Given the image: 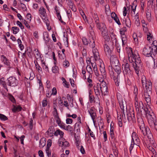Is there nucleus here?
<instances>
[{
	"instance_id": "1a4fd4ad",
	"label": "nucleus",
	"mask_w": 157,
	"mask_h": 157,
	"mask_svg": "<svg viewBox=\"0 0 157 157\" xmlns=\"http://www.w3.org/2000/svg\"><path fill=\"white\" fill-rule=\"evenodd\" d=\"M100 84L101 90V94L106 95L108 94V89L107 86L105 82L102 80Z\"/></svg>"
},
{
	"instance_id": "6ab92c4d",
	"label": "nucleus",
	"mask_w": 157,
	"mask_h": 157,
	"mask_svg": "<svg viewBox=\"0 0 157 157\" xmlns=\"http://www.w3.org/2000/svg\"><path fill=\"white\" fill-rule=\"evenodd\" d=\"M92 51L95 59L96 60H98L99 59V55L98 50L96 48H94Z\"/></svg>"
},
{
	"instance_id": "ea45409f",
	"label": "nucleus",
	"mask_w": 157,
	"mask_h": 157,
	"mask_svg": "<svg viewBox=\"0 0 157 157\" xmlns=\"http://www.w3.org/2000/svg\"><path fill=\"white\" fill-rule=\"evenodd\" d=\"M112 35L113 36H111V37L113 43V44H115L116 45L117 43V38L115 37V36L114 35V34H113V33H112Z\"/></svg>"
},
{
	"instance_id": "338daca9",
	"label": "nucleus",
	"mask_w": 157,
	"mask_h": 157,
	"mask_svg": "<svg viewBox=\"0 0 157 157\" xmlns=\"http://www.w3.org/2000/svg\"><path fill=\"white\" fill-rule=\"evenodd\" d=\"M132 37L135 41L137 42L138 39L136 33H134L133 34Z\"/></svg>"
},
{
	"instance_id": "603ef678",
	"label": "nucleus",
	"mask_w": 157,
	"mask_h": 157,
	"mask_svg": "<svg viewBox=\"0 0 157 157\" xmlns=\"http://www.w3.org/2000/svg\"><path fill=\"white\" fill-rule=\"evenodd\" d=\"M58 56L59 59L61 60H64L65 58V54H60L58 52Z\"/></svg>"
},
{
	"instance_id": "9d476101",
	"label": "nucleus",
	"mask_w": 157,
	"mask_h": 157,
	"mask_svg": "<svg viewBox=\"0 0 157 157\" xmlns=\"http://www.w3.org/2000/svg\"><path fill=\"white\" fill-rule=\"evenodd\" d=\"M97 19L95 21L96 26L98 29L101 31V33H105V31L107 30L105 25L102 23H100L99 22L98 20L97 21Z\"/></svg>"
},
{
	"instance_id": "4be33fe9",
	"label": "nucleus",
	"mask_w": 157,
	"mask_h": 157,
	"mask_svg": "<svg viewBox=\"0 0 157 157\" xmlns=\"http://www.w3.org/2000/svg\"><path fill=\"white\" fill-rule=\"evenodd\" d=\"M146 17L147 21L150 22L151 21V11L147 9L146 11Z\"/></svg>"
},
{
	"instance_id": "a878e982",
	"label": "nucleus",
	"mask_w": 157,
	"mask_h": 157,
	"mask_svg": "<svg viewBox=\"0 0 157 157\" xmlns=\"http://www.w3.org/2000/svg\"><path fill=\"white\" fill-rule=\"evenodd\" d=\"M5 79L4 77H2L0 80V84L2 85L3 87L5 89H6L8 91V89L6 85V82L4 81Z\"/></svg>"
},
{
	"instance_id": "79ce46f5",
	"label": "nucleus",
	"mask_w": 157,
	"mask_h": 157,
	"mask_svg": "<svg viewBox=\"0 0 157 157\" xmlns=\"http://www.w3.org/2000/svg\"><path fill=\"white\" fill-rule=\"evenodd\" d=\"M34 51H35V54L36 55L37 57V58H36V59H37L38 58H41L40 53L39 52L38 50L37 49H35Z\"/></svg>"
},
{
	"instance_id": "7c9ffc66",
	"label": "nucleus",
	"mask_w": 157,
	"mask_h": 157,
	"mask_svg": "<svg viewBox=\"0 0 157 157\" xmlns=\"http://www.w3.org/2000/svg\"><path fill=\"white\" fill-rule=\"evenodd\" d=\"M35 64V65L36 69H37L39 73H42V70L41 68L40 67L39 65L38 64V63L36 61V62L34 61Z\"/></svg>"
},
{
	"instance_id": "20e7f679",
	"label": "nucleus",
	"mask_w": 157,
	"mask_h": 157,
	"mask_svg": "<svg viewBox=\"0 0 157 157\" xmlns=\"http://www.w3.org/2000/svg\"><path fill=\"white\" fill-rule=\"evenodd\" d=\"M143 53L146 56H151L153 58V56L157 54V51H156V49L153 50V48L150 46L147 45L143 49Z\"/></svg>"
},
{
	"instance_id": "680f3d73",
	"label": "nucleus",
	"mask_w": 157,
	"mask_h": 157,
	"mask_svg": "<svg viewBox=\"0 0 157 157\" xmlns=\"http://www.w3.org/2000/svg\"><path fill=\"white\" fill-rule=\"evenodd\" d=\"M49 147H47L46 150V153L48 157H50L51 155V152L49 150Z\"/></svg>"
},
{
	"instance_id": "393cba45",
	"label": "nucleus",
	"mask_w": 157,
	"mask_h": 157,
	"mask_svg": "<svg viewBox=\"0 0 157 157\" xmlns=\"http://www.w3.org/2000/svg\"><path fill=\"white\" fill-rule=\"evenodd\" d=\"M105 33H101V34L105 41H109L110 40V37L108 35V31H105Z\"/></svg>"
},
{
	"instance_id": "a18cd8bd",
	"label": "nucleus",
	"mask_w": 157,
	"mask_h": 157,
	"mask_svg": "<svg viewBox=\"0 0 157 157\" xmlns=\"http://www.w3.org/2000/svg\"><path fill=\"white\" fill-rule=\"evenodd\" d=\"M0 119L2 121H5L8 119L7 117L5 115L0 113Z\"/></svg>"
},
{
	"instance_id": "f257e3e1",
	"label": "nucleus",
	"mask_w": 157,
	"mask_h": 157,
	"mask_svg": "<svg viewBox=\"0 0 157 157\" xmlns=\"http://www.w3.org/2000/svg\"><path fill=\"white\" fill-rule=\"evenodd\" d=\"M108 70L111 78L114 80L116 85L119 86V75L121 72V68L119 65L113 67L112 66H109Z\"/></svg>"
},
{
	"instance_id": "774afa93",
	"label": "nucleus",
	"mask_w": 157,
	"mask_h": 157,
	"mask_svg": "<svg viewBox=\"0 0 157 157\" xmlns=\"http://www.w3.org/2000/svg\"><path fill=\"white\" fill-rule=\"evenodd\" d=\"M58 125L61 128L64 129L65 128V124L62 122H61L59 123V124H58Z\"/></svg>"
},
{
	"instance_id": "b1692460",
	"label": "nucleus",
	"mask_w": 157,
	"mask_h": 157,
	"mask_svg": "<svg viewBox=\"0 0 157 157\" xmlns=\"http://www.w3.org/2000/svg\"><path fill=\"white\" fill-rule=\"evenodd\" d=\"M46 139L44 138H42L40 139L39 142V147L42 148L46 144Z\"/></svg>"
},
{
	"instance_id": "13d9d810",
	"label": "nucleus",
	"mask_w": 157,
	"mask_h": 157,
	"mask_svg": "<svg viewBox=\"0 0 157 157\" xmlns=\"http://www.w3.org/2000/svg\"><path fill=\"white\" fill-rule=\"evenodd\" d=\"M91 93L90 92L89 93V101L90 103H92L94 100V96L93 95H91Z\"/></svg>"
},
{
	"instance_id": "7ed1b4c3",
	"label": "nucleus",
	"mask_w": 157,
	"mask_h": 157,
	"mask_svg": "<svg viewBox=\"0 0 157 157\" xmlns=\"http://www.w3.org/2000/svg\"><path fill=\"white\" fill-rule=\"evenodd\" d=\"M131 57L132 59V61L133 62V65L136 73L138 75L140 70L142 67V65L140 58L138 54L136 55L134 54L132 52V56Z\"/></svg>"
},
{
	"instance_id": "5fc2aeb1",
	"label": "nucleus",
	"mask_w": 157,
	"mask_h": 157,
	"mask_svg": "<svg viewBox=\"0 0 157 157\" xmlns=\"http://www.w3.org/2000/svg\"><path fill=\"white\" fill-rule=\"evenodd\" d=\"M82 40L83 44L84 45H87L88 44L89 42L88 41L87 39H86V38L83 37L82 38Z\"/></svg>"
},
{
	"instance_id": "f8f14e48",
	"label": "nucleus",
	"mask_w": 157,
	"mask_h": 157,
	"mask_svg": "<svg viewBox=\"0 0 157 157\" xmlns=\"http://www.w3.org/2000/svg\"><path fill=\"white\" fill-rule=\"evenodd\" d=\"M7 82L8 85L10 86H15L17 84V82L16 78L14 77L11 76L7 78Z\"/></svg>"
},
{
	"instance_id": "c03bdc74",
	"label": "nucleus",
	"mask_w": 157,
	"mask_h": 157,
	"mask_svg": "<svg viewBox=\"0 0 157 157\" xmlns=\"http://www.w3.org/2000/svg\"><path fill=\"white\" fill-rule=\"evenodd\" d=\"M64 129L69 131L71 133H73V128L70 125H68L66 127H65Z\"/></svg>"
},
{
	"instance_id": "f704fd0d",
	"label": "nucleus",
	"mask_w": 157,
	"mask_h": 157,
	"mask_svg": "<svg viewBox=\"0 0 157 157\" xmlns=\"http://www.w3.org/2000/svg\"><path fill=\"white\" fill-rule=\"evenodd\" d=\"M22 108L20 106L14 107L12 109V111L14 112H16L17 111H19L21 110Z\"/></svg>"
},
{
	"instance_id": "2eb2a0df",
	"label": "nucleus",
	"mask_w": 157,
	"mask_h": 157,
	"mask_svg": "<svg viewBox=\"0 0 157 157\" xmlns=\"http://www.w3.org/2000/svg\"><path fill=\"white\" fill-rule=\"evenodd\" d=\"M94 88L95 94L96 95H99L101 94V90L100 83H98L94 85Z\"/></svg>"
},
{
	"instance_id": "6e6d98bb",
	"label": "nucleus",
	"mask_w": 157,
	"mask_h": 157,
	"mask_svg": "<svg viewBox=\"0 0 157 157\" xmlns=\"http://www.w3.org/2000/svg\"><path fill=\"white\" fill-rule=\"evenodd\" d=\"M32 18V15L30 13H28L26 16V18L27 20H29V22H30Z\"/></svg>"
},
{
	"instance_id": "2f4dec72",
	"label": "nucleus",
	"mask_w": 157,
	"mask_h": 157,
	"mask_svg": "<svg viewBox=\"0 0 157 157\" xmlns=\"http://www.w3.org/2000/svg\"><path fill=\"white\" fill-rule=\"evenodd\" d=\"M134 94L135 96V100H137V95L138 94V89L136 86H134Z\"/></svg>"
},
{
	"instance_id": "c756f323",
	"label": "nucleus",
	"mask_w": 157,
	"mask_h": 157,
	"mask_svg": "<svg viewBox=\"0 0 157 157\" xmlns=\"http://www.w3.org/2000/svg\"><path fill=\"white\" fill-rule=\"evenodd\" d=\"M123 21L124 22V21L125 23L126 26L130 28L131 26V23L130 20L129 18H128L127 20L126 19H125L124 18V19L123 20Z\"/></svg>"
},
{
	"instance_id": "37998d69",
	"label": "nucleus",
	"mask_w": 157,
	"mask_h": 157,
	"mask_svg": "<svg viewBox=\"0 0 157 157\" xmlns=\"http://www.w3.org/2000/svg\"><path fill=\"white\" fill-rule=\"evenodd\" d=\"M69 145V144L68 142L64 141L62 142V147L63 148L68 147Z\"/></svg>"
},
{
	"instance_id": "4468645a",
	"label": "nucleus",
	"mask_w": 157,
	"mask_h": 157,
	"mask_svg": "<svg viewBox=\"0 0 157 157\" xmlns=\"http://www.w3.org/2000/svg\"><path fill=\"white\" fill-rule=\"evenodd\" d=\"M110 57L111 66H112L113 67L120 65L119 62L117 57L111 56Z\"/></svg>"
},
{
	"instance_id": "de8ad7c7",
	"label": "nucleus",
	"mask_w": 157,
	"mask_h": 157,
	"mask_svg": "<svg viewBox=\"0 0 157 157\" xmlns=\"http://www.w3.org/2000/svg\"><path fill=\"white\" fill-rule=\"evenodd\" d=\"M121 37L122 45H125L126 43L127 38L125 35L122 36Z\"/></svg>"
},
{
	"instance_id": "aec40b11",
	"label": "nucleus",
	"mask_w": 157,
	"mask_h": 157,
	"mask_svg": "<svg viewBox=\"0 0 157 157\" xmlns=\"http://www.w3.org/2000/svg\"><path fill=\"white\" fill-rule=\"evenodd\" d=\"M54 127L53 126H50L48 130L46 132L48 135L50 136H53V134H54Z\"/></svg>"
},
{
	"instance_id": "39448f33",
	"label": "nucleus",
	"mask_w": 157,
	"mask_h": 157,
	"mask_svg": "<svg viewBox=\"0 0 157 157\" xmlns=\"http://www.w3.org/2000/svg\"><path fill=\"white\" fill-rule=\"evenodd\" d=\"M117 98L118 100L122 112L123 113L124 116L125 117L124 111L126 110L127 105L125 101H123L121 94L119 93L117 94Z\"/></svg>"
},
{
	"instance_id": "c9c22d12",
	"label": "nucleus",
	"mask_w": 157,
	"mask_h": 157,
	"mask_svg": "<svg viewBox=\"0 0 157 157\" xmlns=\"http://www.w3.org/2000/svg\"><path fill=\"white\" fill-rule=\"evenodd\" d=\"M142 109H143V107H142ZM143 109H144V112L145 113V117H146L147 116H148V115L149 114H150L151 113L149 111V109L146 107H144L143 108Z\"/></svg>"
},
{
	"instance_id": "cd10ccee",
	"label": "nucleus",
	"mask_w": 157,
	"mask_h": 157,
	"mask_svg": "<svg viewBox=\"0 0 157 157\" xmlns=\"http://www.w3.org/2000/svg\"><path fill=\"white\" fill-rule=\"evenodd\" d=\"M89 30L90 37H91V38H94L95 36V34L92 27L91 26L89 27Z\"/></svg>"
},
{
	"instance_id": "e2e57ef3",
	"label": "nucleus",
	"mask_w": 157,
	"mask_h": 157,
	"mask_svg": "<svg viewBox=\"0 0 157 157\" xmlns=\"http://www.w3.org/2000/svg\"><path fill=\"white\" fill-rule=\"evenodd\" d=\"M134 144H135V142H132V141L131 144L129 148V150L130 154L131 153V151L134 147Z\"/></svg>"
},
{
	"instance_id": "bf43d9fd",
	"label": "nucleus",
	"mask_w": 157,
	"mask_h": 157,
	"mask_svg": "<svg viewBox=\"0 0 157 157\" xmlns=\"http://www.w3.org/2000/svg\"><path fill=\"white\" fill-rule=\"evenodd\" d=\"M16 23L17 25L19 26V27L21 29H24V26L22 25V23L20 21H17Z\"/></svg>"
},
{
	"instance_id": "8fccbe9b",
	"label": "nucleus",
	"mask_w": 157,
	"mask_h": 157,
	"mask_svg": "<svg viewBox=\"0 0 157 157\" xmlns=\"http://www.w3.org/2000/svg\"><path fill=\"white\" fill-rule=\"evenodd\" d=\"M137 5L136 4L133 2L132 5L131 6V8L132 11L134 12V13L135 14V11L136 10V7Z\"/></svg>"
},
{
	"instance_id": "ddd939ff",
	"label": "nucleus",
	"mask_w": 157,
	"mask_h": 157,
	"mask_svg": "<svg viewBox=\"0 0 157 157\" xmlns=\"http://www.w3.org/2000/svg\"><path fill=\"white\" fill-rule=\"evenodd\" d=\"M88 112L90 114L92 119L94 123L95 122V119L97 117L96 109L94 107H91L88 110Z\"/></svg>"
},
{
	"instance_id": "e433bc0d",
	"label": "nucleus",
	"mask_w": 157,
	"mask_h": 157,
	"mask_svg": "<svg viewBox=\"0 0 157 157\" xmlns=\"http://www.w3.org/2000/svg\"><path fill=\"white\" fill-rule=\"evenodd\" d=\"M135 100V107L136 108V109L137 112H139V107L140 108V105H139V103L138 102V98H137V99L136 100Z\"/></svg>"
},
{
	"instance_id": "c85d7f7f",
	"label": "nucleus",
	"mask_w": 157,
	"mask_h": 157,
	"mask_svg": "<svg viewBox=\"0 0 157 157\" xmlns=\"http://www.w3.org/2000/svg\"><path fill=\"white\" fill-rule=\"evenodd\" d=\"M3 58L2 60L4 64H6L7 66H9L10 64V62L7 59L6 56L4 55H2L1 56Z\"/></svg>"
},
{
	"instance_id": "a19ab883",
	"label": "nucleus",
	"mask_w": 157,
	"mask_h": 157,
	"mask_svg": "<svg viewBox=\"0 0 157 157\" xmlns=\"http://www.w3.org/2000/svg\"><path fill=\"white\" fill-rule=\"evenodd\" d=\"M74 135L76 140V145L78 144H80V141H79V137L78 136H76V133H74Z\"/></svg>"
},
{
	"instance_id": "473e14b6",
	"label": "nucleus",
	"mask_w": 157,
	"mask_h": 157,
	"mask_svg": "<svg viewBox=\"0 0 157 157\" xmlns=\"http://www.w3.org/2000/svg\"><path fill=\"white\" fill-rule=\"evenodd\" d=\"M117 120L118 124L119 127H122V122L121 115L117 116Z\"/></svg>"
},
{
	"instance_id": "412c9836",
	"label": "nucleus",
	"mask_w": 157,
	"mask_h": 157,
	"mask_svg": "<svg viewBox=\"0 0 157 157\" xmlns=\"http://www.w3.org/2000/svg\"><path fill=\"white\" fill-rule=\"evenodd\" d=\"M141 81L143 87H144V85L146 87V86H147L149 82H151L148 81L147 82L146 77L144 75L142 76Z\"/></svg>"
},
{
	"instance_id": "0eeeda50",
	"label": "nucleus",
	"mask_w": 157,
	"mask_h": 157,
	"mask_svg": "<svg viewBox=\"0 0 157 157\" xmlns=\"http://www.w3.org/2000/svg\"><path fill=\"white\" fill-rule=\"evenodd\" d=\"M146 90L145 92L144 96L145 98H150L152 94V85L151 82H149L146 86Z\"/></svg>"
},
{
	"instance_id": "5701e85b",
	"label": "nucleus",
	"mask_w": 157,
	"mask_h": 157,
	"mask_svg": "<svg viewBox=\"0 0 157 157\" xmlns=\"http://www.w3.org/2000/svg\"><path fill=\"white\" fill-rule=\"evenodd\" d=\"M39 11L40 14L41 15L40 16L45 17L46 14L45 9L42 6L39 8Z\"/></svg>"
},
{
	"instance_id": "69168bd1",
	"label": "nucleus",
	"mask_w": 157,
	"mask_h": 157,
	"mask_svg": "<svg viewBox=\"0 0 157 157\" xmlns=\"http://www.w3.org/2000/svg\"><path fill=\"white\" fill-rule=\"evenodd\" d=\"M113 154L116 157H117L118 156V151L117 148L113 149Z\"/></svg>"
},
{
	"instance_id": "f03ea898",
	"label": "nucleus",
	"mask_w": 157,
	"mask_h": 157,
	"mask_svg": "<svg viewBox=\"0 0 157 157\" xmlns=\"http://www.w3.org/2000/svg\"><path fill=\"white\" fill-rule=\"evenodd\" d=\"M137 120L140 131L143 135L144 136H147L148 138L151 139V137L152 136V135L149 128L147 126H145L142 118L141 117H137Z\"/></svg>"
},
{
	"instance_id": "423d86ee",
	"label": "nucleus",
	"mask_w": 157,
	"mask_h": 157,
	"mask_svg": "<svg viewBox=\"0 0 157 157\" xmlns=\"http://www.w3.org/2000/svg\"><path fill=\"white\" fill-rule=\"evenodd\" d=\"M122 68L124 74L127 75L128 77H131L132 76V73L130 68V65L128 63H124L122 64Z\"/></svg>"
},
{
	"instance_id": "09e8293b",
	"label": "nucleus",
	"mask_w": 157,
	"mask_h": 157,
	"mask_svg": "<svg viewBox=\"0 0 157 157\" xmlns=\"http://www.w3.org/2000/svg\"><path fill=\"white\" fill-rule=\"evenodd\" d=\"M86 69L88 72L89 73L90 75L92 76L91 75V74L93 73V71L92 69L90 66H87L86 67Z\"/></svg>"
},
{
	"instance_id": "58836bf2",
	"label": "nucleus",
	"mask_w": 157,
	"mask_h": 157,
	"mask_svg": "<svg viewBox=\"0 0 157 157\" xmlns=\"http://www.w3.org/2000/svg\"><path fill=\"white\" fill-rule=\"evenodd\" d=\"M13 31V33L14 34H16L19 31V28L16 26H14L12 28Z\"/></svg>"
},
{
	"instance_id": "a211bd4d",
	"label": "nucleus",
	"mask_w": 157,
	"mask_h": 157,
	"mask_svg": "<svg viewBox=\"0 0 157 157\" xmlns=\"http://www.w3.org/2000/svg\"><path fill=\"white\" fill-rule=\"evenodd\" d=\"M100 71L101 72V75L102 76L101 78H103V79H105L106 78V72L105 70L104 66H102L101 65L100 66Z\"/></svg>"
},
{
	"instance_id": "052dcab7",
	"label": "nucleus",
	"mask_w": 157,
	"mask_h": 157,
	"mask_svg": "<svg viewBox=\"0 0 157 157\" xmlns=\"http://www.w3.org/2000/svg\"><path fill=\"white\" fill-rule=\"evenodd\" d=\"M145 100L147 102V104L149 107L150 105V104H151V98H145Z\"/></svg>"
},
{
	"instance_id": "49530a36",
	"label": "nucleus",
	"mask_w": 157,
	"mask_h": 157,
	"mask_svg": "<svg viewBox=\"0 0 157 157\" xmlns=\"http://www.w3.org/2000/svg\"><path fill=\"white\" fill-rule=\"evenodd\" d=\"M67 98L68 100V101H69L70 102H71V104L73 105V99L72 97H71L70 95L69 94H67Z\"/></svg>"
},
{
	"instance_id": "4c0bfd02",
	"label": "nucleus",
	"mask_w": 157,
	"mask_h": 157,
	"mask_svg": "<svg viewBox=\"0 0 157 157\" xmlns=\"http://www.w3.org/2000/svg\"><path fill=\"white\" fill-rule=\"evenodd\" d=\"M52 71L54 73H56L59 72V69L58 67L55 65L52 68Z\"/></svg>"
},
{
	"instance_id": "3c124183",
	"label": "nucleus",
	"mask_w": 157,
	"mask_h": 157,
	"mask_svg": "<svg viewBox=\"0 0 157 157\" xmlns=\"http://www.w3.org/2000/svg\"><path fill=\"white\" fill-rule=\"evenodd\" d=\"M126 30L127 29L125 27H124L121 29L120 31L121 34L122 35V36L125 35H124V33L125 32H126Z\"/></svg>"
},
{
	"instance_id": "4d7b16f0",
	"label": "nucleus",
	"mask_w": 157,
	"mask_h": 157,
	"mask_svg": "<svg viewBox=\"0 0 157 157\" xmlns=\"http://www.w3.org/2000/svg\"><path fill=\"white\" fill-rule=\"evenodd\" d=\"M63 65L64 67H67L69 66L70 63L67 60H65V61L63 62Z\"/></svg>"
},
{
	"instance_id": "bb28decb",
	"label": "nucleus",
	"mask_w": 157,
	"mask_h": 157,
	"mask_svg": "<svg viewBox=\"0 0 157 157\" xmlns=\"http://www.w3.org/2000/svg\"><path fill=\"white\" fill-rule=\"evenodd\" d=\"M64 133L62 131H61L59 129L57 130L56 132H55L54 135L57 136L58 135H59L60 136L61 138L63 137V136Z\"/></svg>"
},
{
	"instance_id": "6e6552de",
	"label": "nucleus",
	"mask_w": 157,
	"mask_h": 157,
	"mask_svg": "<svg viewBox=\"0 0 157 157\" xmlns=\"http://www.w3.org/2000/svg\"><path fill=\"white\" fill-rule=\"evenodd\" d=\"M146 117L147 118L148 123L151 126H152L153 124L157 122L156 117L152 112H151L150 114H149Z\"/></svg>"
},
{
	"instance_id": "0e129e2a",
	"label": "nucleus",
	"mask_w": 157,
	"mask_h": 157,
	"mask_svg": "<svg viewBox=\"0 0 157 157\" xmlns=\"http://www.w3.org/2000/svg\"><path fill=\"white\" fill-rule=\"evenodd\" d=\"M80 124L79 123H78V122L76 123H75V127H74V129H76L77 130H78V129L80 130Z\"/></svg>"
},
{
	"instance_id": "72a5a7b5",
	"label": "nucleus",
	"mask_w": 157,
	"mask_h": 157,
	"mask_svg": "<svg viewBox=\"0 0 157 157\" xmlns=\"http://www.w3.org/2000/svg\"><path fill=\"white\" fill-rule=\"evenodd\" d=\"M90 42L89 43L90 46L91 48H94L95 47V44L94 38H91V39H90Z\"/></svg>"
},
{
	"instance_id": "dca6fc26",
	"label": "nucleus",
	"mask_w": 157,
	"mask_h": 157,
	"mask_svg": "<svg viewBox=\"0 0 157 157\" xmlns=\"http://www.w3.org/2000/svg\"><path fill=\"white\" fill-rule=\"evenodd\" d=\"M136 133L135 132H133L132 134V142H134L135 144L138 145L140 143L139 138L137 136Z\"/></svg>"
},
{
	"instance_id": "f3484780",
	"label": "nucleus",
	"mask_w": 157,
	"mask_h": 157,
	"mask_svg": "<svg viewBox=\"0 0 157 157\" xmlns=\"http://www.w3.org/2000/svg\"><path fill=\"white\" fill-rule=\"evenodd\" d=\"M104 50L106 55L108 57H110L111 56L112 50L110 49L109 47L106 44L104 45Z\"/></svg>"
},
{
	"instance_id": "9b49d317",
	"label": "nucleus",
	"mask_w": 157,
	"mask_h": 157,
	"mask_svg": "<svg viewBox=\"0 0 157 157\" xmlns=\"http://www.w3.org/2000/svg\"><path fill=\"white\" fill-rule=\"evenodd\" d=\"M127 118L128 121H132L136 122V120L135 117L134 112L133 110L127 112Z\"/></svg>"
},
{
	"instance_id": "864d4df0",
	"label": "nucleus",
	"mask_w": 157,
	"mask_h": 157,
	"mask_svg": "<svg viewBox=\"0 0 157 157\" xmlns=\"http://www.w3.org/2000/svg\"><path fill=\"white\" fill-rule=\"evenodd\" d=\"M24 23L26 26L29 29H30V26L29 25V23H30L29 21H27L25 20H24Z\"/></svg>"
}]
</instances>
